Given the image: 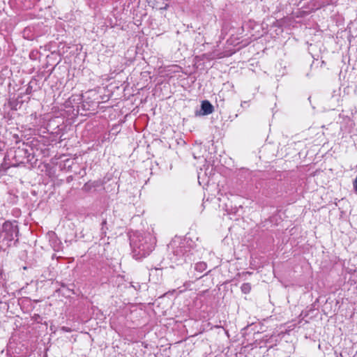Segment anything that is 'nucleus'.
<instances>
[{"instance_id":"0eeeda50","label":"nucleus","mask_w":357,"mask_h":357,"mask_svg":"<svg viewBox=\"0 0 357 357\" xmlns=\"http://www.w3.org/2000/svg\"><path fill=\"white\" fill-rule=\"evenodd\" d=\"M162 3L161 5H159V3L156 1L155 3H153V7L158 9V10H167L169 8V0H162Z\"/></svg>"},{"instance_id":"f257e3e1","label":"nucleus","mask_w":357,"mask_h":357,"mask_svg":"<svg viewBox=\"0 0 357 357\" xmlns=\"http://www.w3.org/2000/svg\"><path fill=\"white\" fill-rule=\"evenodd\" d=\"M192 241L175 236L168 245L172 255L170 259L176 265L192 263L199 258L197 251L192 246Z\"/></svg>"},{"instance_id":"39448f33","label":"nucleus","mask_w":357,"mask_h":357,"mask_svg":"<svg viewBox=\"0 0 357 357\" xmlns=\"http://www.w3.org/2000/svg\"><path fill=\"white\" fill-rule=\"evenodd\" d=\"M213 112V106L208 100H203L201 104V109L199 112V115H208ZM196 115L198 112H196Z\"/></svg>"},{"instance_id":"1a4fd4ad","label":"nucleus","mask_w":357,"mask_h":357,"mask_svg":"<svg viewBox=\"0 0 357 357\" xmlns=\"http://www.w3.org/2000/svg\"><path fill=\"white\" fill-rule=\"evenodd\" d=\"M106 225H107V220H103L102 223H101V234L103 236H106V234H107V230L108 229V228L106 227Z\"/></svg>"},{"instance_id":"6e6552de","label":"nucleus","mask_w":357,"mask_h":357,"mask_svg":"<svg viewBox=\"0 0 357 357\" xmlns=\"http://www.w3.org/2000/svg\"><path fill=\"white\" fill-rule=\"evenodd\" d=\"M241 291L246 294H248L250 293V290H251V285L250 283H243L241 287Z\"/></svg>"},{"instance_id":"4468645a","label":"nucleus","mask_w":357,"mask_h":357,"mask_svg":"<svg viewBox=\"0 0 357 357\" xmlns=\"http://www.w3.org/2000/svg\"><path fill=\"white\" fill-rule=\"evenodd\" d=\"M61 330L64 332H67V333H69V332H71V329L68 327H66V326H63L61 328Z\"/></svg>"},{"instance_id":"dca6fc26","label":"nucleus","mask_w":357,"mask_h":357,"mask_svg":"<svg viewBox=\"0 0 357 357\" xmlns=\"http://www.w3.org/2000/svg\"><path fill=\"white\" fill-rule=\"evenodd\" d=\"M342 354H340V356H337V357H342Z\"/></svg>"},{"instance_id":"9b49d317","label":"nucleus","mask_w":357,"mask_h":357,"mask_svg":"<svg viewBox=\"0 0 357 357\" xmlns=\"http://www.w3.org/2000/svg\"><path fill=\"white\" fill-rule=\"evenodd\" d=\"M131 286L135 289V290H139L141 289V284L139 282H132L131 284Z\"/></svg>"},{"instance_id":"f8f14e48","label":"nucleus","mask_w":357,"mask_h":357,"mask_svg":"<svg viewBox=\"0 0 357 357\" xmlns=\"http://www.w3.org/2000/svg\"><path fill=\"white\" fill-rule=\"evenodd\" d=\"M33 89L32 86L31 85V82L29 84L27 88L26 89V94H31L32 93Z\"/></svg>"},{"instance_id":"20e7f679","label":"nucleus","mask_w":357,"mask_h":357,"mask_svg":"<svg viewBox=\"0 0 357 357\" xmlns=\"http://www.w3.org/2000/svg\"><path fill=\"white\" fill-rule=\"evenodd\" d=\"M33 158V155L26 149V146L23 144L22 146H19L13 151V160L14 166H18L22 164L31 162Z\"/></svg>"},{"instance_id":"423d86ee","label":"nucleus","mask_w":357,"mask_h":357,"mask_svg":"<svg viewBox=\"0 0 357 357\" xmlns=\"http://www.w3.org/2000/svg\"><path fill=\"white\" fill-rule=\"evenodd\" d=\"M207 268V264L204 261H198L194 266L195 271L199 272V273L204 271Z\"/></svg>"},{"instance_id":"2eb2a0df","label":"nucleus","mask_w":357,"mask_h":357,"mask_svg":"<svg viewBox=\"0 0 357 357\" xmlns=\"http://www.w3.org/2000/svg\"><path fill=\"white\" fill-rule=\"evenodd\" d=\"M160 271V269L158 268H153V269H151V271H150V273H149V276L151 277L153 274L154 272H158Z\"/></svg>"},{"instance_id":"9d476101","label":"nucleus","mask_w":357,"mask_h":357,"mask_svg":"<svg viewBox=\"0 0 357 357\" xmlns=\"http://www.w3.org/2000/svg\"><path fill=\"white\" fill-rule=\"evenodd\" d=\"M202 56L204 58H206L208 60H212V59H214L215 58V56H214L213 53H211V52L204 54L202 55Z\"/></svg>"},{"instance_id":"ddd939ff","label":"nucleus","mask_w":357,"mask_h":357,"mask_svg":"<svg viewBox=\"0 0 357 357\" xmlns=\"http://www.w3.org/2000/svg\"><path fill=\"white\" fill-rule=\"evenodd\" d=\"M353 187H354V192L357 194V176L353 181Z\"/></svg>"},{"instance_id":"7ed1b4c3","label":"nucleus","mask_w":357,"mask_h":357,"mask_svg":"<svg viewBox=\"0 0 357 357\" xmlns=\"http://www.w3.org/2000/svg\"><path fill=\"white\" fill-rule=\"evenodd\" d=\"M19 228L16 221H6L0 231V248H9L12 243L18 242Z\"/></svg>"},{"instance_id":"f03ea898","label":"nucleus","mask_w":357,"mask_h":357,"mask_svg":"<svg viewBox=\"0 0 357 357\" xmlns=\"http://www.w3.org/2000/svg\"><path fill=\"white\" fill-rule=\"evenodd\" d=\"M130 245L133 258L140 260L155 249L156 238L150 232H135L130 236Z\"/></svg>"}]
</instances>
